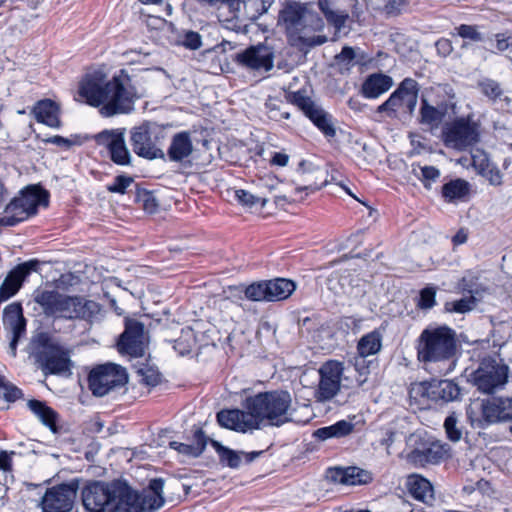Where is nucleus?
<instances>
[{
  "label": "nucleus",
  "instance_id": "nucleus-1",
  "mask_svg": "<svg viewBox=\"0 0 512 512\" xmlns=\"http://www.w3.org/2000/svg\"><path fill=\"white\" fill-rule=\"evenodd\" d=\"M78 95L90 106H102L100 113L105 117L132 112L138 99L136 88L124 69L110 80L102 70L86 73L79 83Z\"/></svg>",
  "mask_w": 512,
  "mask_h": 512
},
{
  "label": "nucleus",
  "instance_id": "nucleus-2",
  "mask_svg": "<svg viewBox=\"0 0 512 512\" xmlns=\"http://www.w3.org/2000/svg\"><path fill=\"white\" fill-rule=\"evenodd\" d=\"M417 359L428 368L432 364H447L443 369L448 374L455 368L457 338L448 326H428L416 340Z\"/></svg>",
  "mask_w": 512,
  "mask_h": 512
},
{
  "label": "nucleus",
  "instance_id": "nucleus-3",
  "mask_svg": "<svg viewBox=\"0 0 512 512\" xmlns=\"http://www.w3.org/2000/svg\"><path fill=\"white\" fill-rule=\"evenodd\" d=\"M128 485L120 480L89 481L81 491L83 506L88 512H137L127 503L132 499Z\"/></svg>",
  "mask_w": 512,
  "mask_h": 512
},
{
  "label": "nucleus",
  "instance_id": "nucleus-4",
  "mask_svg": "<svg viewBox=\"0 0 512 512\" xmlns=\"http://www.w3.org/2000/svg\"><path fill=\"white\" fill-rule=\"evenodd\" d=\"M244 408L252 414L256 429L262 426L280 427L292 421V397L288 391L259 392L244 401Z\"/></svg>",
  "mask_w": 512,
  "mask_h": 512
},
{
  "label": "nucleus",
  "instance_id": "nucleus-5",
  "mask_svg": "<svg viewBox=\"0 0 512 512\" xmlns=\"http://www.w3.org/2000/svg\"><path fill=\"white\" fill-rule=\"evenodd\" d=\"M33 299L46 316L53 318L90 321L101 310L100 305L95 301L64 295L56 290H36Z\"/></svg>",
  "mask_w": 512,
  "mask_h": 512
},
{
  "label": "nucleus",
  "instance_id": "nucleus-6",
  "mask_svg": "<svg viewBox=\"0 0 512 512\" xmlns=\"http://www.w3.org/2000/svg\"><path fill=\"white\" fill-rule=\"evenodd\" d=\"M33 354L45 373L60 374L69 371V354L47 333H40L31 342Z\"/></svg>",
  "mask_w": 512,
  "mask_h": 512
},
{
  "label": "nucleus",
  "instance_id": "nucleus-7",
  "mask_svg": "<svg viewBox=\"0 0 512 512\" xmlns=\"http://www.w3.org/2000/svg\"><path fill=\"white\" fill-rule=\"evenodd\" d=\"M467 416L480 427L512 422V397H492L480 403H472L467 409Z\"/></svg>",
  "mask_w": 512,
  "mask_h": 512
},
{
  "label": "nucleus",
  "instance_id": "nucleus-8",
  "mask_svg": "<svg viewBox=\"0 0 512 512\" xmlns=\"http://www.w3.org/2000/svg\"><path fill=\"white\" fill-rule=\"evenodd\" d=\"M163 139L162 129L154 122L146 121L130 130V144L134 153L148 160L165 157L161 148Z\"/></svg>",
  "mask_w": 512,
  "mask_h": 512
},
{
  "label": "nucleus",
  "instance_id": "nucleus-9",
  "mask_svg": "<svg viewBox=\"0 0 512 512\" xmlns=\"http://www.w3.org/2000/svg\"><path fill=\"white\" fill-rule=\"evenodd\" d=\"M509 369L495 357H484L471 374L473 385L482 393L492 394L505 386Z\"/></svg>",
  "mask_w": 512,
  "mask_h": 512
},
{
  "label": "nucleus",
  "instance_id": "nucleus-10",
  "mask_svg": "<svg viewBox=\"0 0 512 512\" xmlns=\"http://www.w3.org/2000/svg\"><path fill=\"white\" fill-rule=\"evenodd\" d=\"M442 141L447 148L465 151L480 141L479 125L469 117L456 118L443 127Z\"/></svg>",
  "mask_w": 512,
  "mask_h": 512
},
{
  "label": "nucleus",
  "instance_id": "nucleus-11",
  "mask_svg": "<svg viewBox=\"0 0 512 512\" xmlns=\"http://www.w3.org/2000/svg\"><path fill=\"white\" fill-rule=\"evenodd\" d=\"M128 381L124 368L119 365L107 363L92 369L89 377V389L95 396L102 397L111 390L123 387Z\"/></svg>",
  "mask_w": 512,
  "mask_h": 512
},
{
  "label": "nucleus",
  "instance_id": "nucleus-12",
  "mask_svg": "<svg viewBox=\"0 0 512 512\" xmlns=\"http://www.w3.org/2000/svg\"><path fill=\"white\" fill-rule=\"evenodd\" d=\"M419 85L412 78H405L389 98L378 106L377 111L395 114L398 110L412 114L418 100Z\"/></svg>",
  "mask_w": 512,
  "mask_h": 512
},
{
  "label": "nucleus",
  "instance_id": "nucleus-13",
  "mask_svg": "<svg viewBox=\"0 0 512 512\" xmlns=\"http://www.w3.org/2000/svg\"><path fill=\"white\" fill-rule=\"evenodd\" d=\"M275 0H230L228 13L223 22L228 28L239 27V23L256 21L266 13Z\"/></svg>",
  "mask_w": 512,
  "mask_h": 512
},
{
  "label": "nucleus",
  "instance_id": "nucleus-14",
  "mask_svg": "<svg viewBox=\"0 0 512 512\" xmlns=\"http://www.w3.org/2000/svg\"><path fill=\"white\" fill-rule=\"evenodd\" d=\"M78 489V480L48 488L40 501L42 512H70Z\"/></svg>",
  "mask_w": 512,
  "mask_h": 512
},
{
  "label": "nucleus",
  "instance_id": "nucleus-15",
  "mask_svg": "<svg viewBox=\"0 0 512 512\" xmlns=\"http://www.w3.org/2000/svg\"><path fill=\"white\" fill-rule=\"evenodd\" d=\"M289 101L297 106L325 136H335L336 131L332 123V116L304 92L296 91L292 93L289 96Z\"/></svg>",
  "mask_w": 512,
  "mask_h": 512
},
{
  "label": "nucleus",
  "instance_id": "nucleus-16",
  "mask_svg": "<svg viewBox=\"0 0 512 512\" xmlns=\"http://www.w3.org/2000/svg\"><path fill=\"white\" fill-rule=\"evenodd\" d=\"M343 371V363L337 360H329L320 367V380L315 391L318 402L329 401L338 394Z\"/></svg>",
  "mask_w": 512,
  "mask_h": 512
},
{
  "label": "nucleus",
  "instance_id": "nucleus-17",
  "mask_svg": "<svg viewBox=\"0 0 512 512\" xmlns=\"http://www.w3.org/2000/svg\"><path fill=\"white\" fill-rule=\"evenodd\" d=\"M96 143L107 148L111 160L120 166L131 163V154L125 143V129L103 130L94 136Z\"/></svg>",
  "mask_w": 512,
  "mask_h": 512
},
{
  "label": "nucleus",
  "instance_id": "nucleus-18",
  "mask_svg": "<svg viewBox=\"0 0 512 512\" xmlns=\"http://www.w3.org/2000/svg\"><path fill=\"white\" fill-rule=\"evenodd\" d=\"M118 349L122 354L134 358L142 357L146 349L144 324L135 319H128L118 341Z\"/></svg>",
  "mask_w": 512,
  "mask_h": 512
},
{
  "label": "nucleus",
  "instance_id": "nucleus-19",
  "mask_svg": "<svg viewBox=\"0 0 512 512\" xmlns=\"http://www.w3.org/2000/svg\"><path fill=\"white\" fill-rule=\"evenodd\" d=\"M163 488L164 481L161 478L152 479L148 488L143 490L141 494L128 486L132 499H128L129 501L126 502L133 504L137 512H153L164 504Z\"/></svg>",
  "mask_w": 512,
  "mask_h": 512
},
{
  "label": "nucleus",
  "instance_id": "nucleus-20",
  "mask_svg": "<svg viewBox=\"0 0 512 512\" xmlns=\"http://www.w3.org/2000/svg\"><path fill=\"white\" fill-rule=\"evenodd\" d=\"M235 60L241 66L251 70L270 71L273 68L274 53L266 45H256L237 53Z\"/></svg>",
  "mask_w": 512,
  "mask_h": 512
},
{
  "label": "nucleus",
  "instance_id": "nucleus-21",
  "mask_svg": "<svg viewBox=\"0 0 512 512\" xmlns=\"http://www.w3.org/2000/svg\"><path fill=\"white\" fill-rule=\"evenodd\" d=\"M40 262L31 259L12 269L0 286V303L14 296L21 288L22 283L32 272L37 271Z\"/></svg>",
  "mask_w": 512,
  "mask_h": 512
},
{
  "label": "nucleus",
  "instance_id": "nucleus-22",
  "mask_svg": "<svg viewBox=\"0 0 512 512\" xmlns=\"http://www.w3.org/2000/svg\"><path fill=\"white\" fill-rule=\"evenodd\" d=\"M217 422L221 427L241 433L256 429V422L247 409L221 410L217 413Z\"/></svg>",
  "mask_w": 512,
  "mask_h": 512
},
{
  "label": "nucleus",
  "instance_id": "nucleus-23",
  "mask_svg": "<svg viewBox=\"0 0 512 512\" xmlns=\"http://www.w3.org/2000/svg\"><path fill=\"white\" fill-rule=\"evenodd\" d=\"M31 114L37 122L45 124L50 128L58 129L62 126L59 117L60 108L51 99L37 101L31 110Z\"/></svg>",
  "mask_w": 512,
  "mask_h": 512
},
{
  "label": "nucleus",
  "instance_id": "nucleus-24",
  "mask_svg": "<svg viewBox=\"0 0 512 512\" xmlns=\"http://www.w3.org/2000/svg\"><path fill=\"white\" fill-rule=\"evenodd\" d=\"M13 199L19 200L18 205L26 209L31 217L37 213L39 205H47L48 193L38 186L30 185L22 189Z\"/></svg>",
  "mask_w": 512,
  "mask_h": 512
},
{
  "label": "nucleus",
  "instance_id": "nucleus-25",
  "mask_svg": "<svg viewBox=\"0 0 512 512\" xmlns=\"http://www.w3.org/2000/svg\"><path fill=\"white\" fill-rule=\"evenodd\" d=\"M305 4L292 3L287 5L279 15L280 21L288 33L301 38L303 33Z\"/></svg>",
  "mask_w": 512,
  "mask_h": 512
},
{
  "label": "nucleus",
  "instance_id": "nucleus-26",
  "mask_svg": "<svg viewBox=\"0 0 512 512\" xmlns=\"http://www.w3.org/2000/svg\"><path fill=\"white\" fill-rule=\"evenodd\" d=\"M393 85L390 76L382 73L370 74L362 83L361 94L367 99H375L387 92Z\"/></svg>",
  "mask_w": 512,
  "mask_h": 512
},
{
  "label": "nucleus",
  "instance_id": "nucleus-27",
  "mask_svg": "<svg viewBox=\"0 0 512 512\" xmlns=\"http://www.w3.org/2000/svg\"><path fill=\"white\" fill-rule=\"evenodd\" d=\"M406 487L410 495L425 504H431L434 500V490L432 484L424 477L418 474L408 476Z\"/></svg>",
  "mask_w": 512,
  "mask_h": 512
},
{
  "label": "nucleus",
  "instance_id": "nucleus-28",
  "mask_svg": "<svg viewBox=\"0 0 512 512\" xmlns=\"http://www.w3.org/2000/svg\"><path fill=\"white\" fill-rule=\"evenodd\" d=\"M193 152L191 135L187 131L176 133L171 140L167 155L171 161L181 162Z\"/></svg>",
  "mask_w": 512,
  "mask_h": 512
},
{
  "label": "nucleus",
  "instance_id": "nucleus-29",
  "mask_svg": "<svg viewBox=\"0 0 512 512\" xmlns=\"http://www.w3.org/2000/svg\"><path fill=\"white\" fill-rule=\"evenodd\" d=\"M332 478L344 485H362L372 481V474L364 469L350 466L335 468Z\"/></svg>",
  "mask_w": 512,
  "mask_h": 512
},
{
  "label": "nucleus",
  "instance_id": "nucleus-30",
  "mask_svg": "<svg viewBox=\"0 0 512 512\" xmlns=\"http://www.w3.org/2000/svg\"><path fill=\"white\" fill-rule=\"evenodd\" d=\"M433 389V380L412 383L409 389L411 405L418 409L429 408L434 403V395L431 393Z\"/></svg>",
  "mask_w": 512,
  "mask_h": 512
},
{
  "label": "nucleus",
  "instance_id": "nucleus-31",
  "mask_svg": "<svg viewBox=\"0 0 512 512\" xmlns=\"http://www.w3.org/2000/svg\"><path fill=\"white\" fill-rule=\"evenodd\" d=\"M318 8L324 14L327 22L335 28L336 31L333 40H336L338 37L337 34L345 26L349 15L345 11L335 10L333 0H318Z\"/></svg>",
  "mask_w": 512,
  "mask_h": 512
},
{
  "label": "nucleus",
  "instance_id": "nucleus-32",
  "mask_svg": "<svg viewBox=\"0 0 512 512\" xmlns=\"http://www.w3.org/2000/svg\"><path fill=\"white\" fill-rule=\"evenodd\" d=\"M194 441L192 444L181 443L177 441L170 442V447L179 453L190 456L198 457L205 450L207 445V438L202 429L195 430L193 435Z\"/></svg>",
  "mask_w": 512,
  "mask_h": 512
},
{
  "label": "nucleus",
  "instance_id": "nucleus-33",
  "mask_svg": "<svg viewBox=\"0 0 512 512\" xmlns=\"http://www.w3.org/2000/svg\"><path fill=\"white\" fill-rule=\"evenodd\" d=\"M3 323L11 332H25L26 319L23 316V309L20 303L14 302L5 307Z\"/></svg>",
  "mask_w": 512,
  "mask_h": 512
},
{
  "label": "nucleus",
  "instance_id": "nucleus-34",
  "mask_svg": "<svg viewBox=\"0 0 512 512\" xmlns=\"http://www.w3.org/2000/svg\"><path fill=\"white\" fill-rule=\"evenodd\" d=\"M433 387L434 403L454 401L460 395V387L452 380H433Z\"/></svg>",
  "mask_w": 512,
  "mask_h": 512
},
{
  "label": "nucleus",
  "instance_id": "nucleus-35",
  "mask_svg": "<svg viewBox=\"0 0 512 512\" xmlns=\"http://www.w3.org/2000/svg\"><path fill=\"white\" fill-rule=\"evenodd\" d=\"M295 288V283L285 278L268 280L266 289L268 290L269 302L288 298L295 291Z\"/></svg>",
  "mask_w": 512,
  "mask_h": 512
},
{
  "label": "nucleus",
  "instance_id": "nucleus-36",
  "mask_svg": "<svg viewBox=\"0 0 512 512\" xmlns=\"http://www.w3.org/2000/svg\"><path fill=\"white\" fill-rule=\"evenodd\" d=\"M382 339L383 335L379 330L363 335L357 343V354L368 357L379 353L382 348Z\"/></svg>",
  "mask_w": 512,
  "mask_h": 512
},
{
  "label": "nucleus",
  "instance_id": "nucleus-37",
  "mask_svg": "<svg viewBox=\"0 0 512 512\" xmlns=\"http://www.w3.org/2000/svg\"><path fill=\"white\" fill-rule=\"evenodd\" d=\"M447 449L439 444L432 443L429 447L422 450L415 449L412 452V459L419 463H439L447 456Z\"/></svg>",
  "mask_w": 512,
  "mask_h": 512
},
{
  "label": "nucleus",
  "instance_id": "nucleus-38",
  "mask_svg": "<svg viewBox=\"0 0 512 512\" xmlns=\"http://www.w3.org/2000/svg\"><path fill=\"white\" fill-rule=\"evenodd\" d=\"M27 405L44 425L52 431H56L57 413L51 407L47 406L45 402L35 399L29 400Z\"/></svg>",
  "mask_w": 512,
  "mask_h": 512
},
{
  "label": "nucleus",
  "instance_id": "nucleus-39",
  "mask_svg": "<svg viewBox=\"0 0 512 512\" xmlns=\"http://www.w3.org/2000/svg\"><path fill=\"white\" fill-rule=\"evenodd\" d=\"M469 183L463 179L451 180L442 187V196L448 202L464 199L469 194Z\"/></svg>",
  "mask_w": 512,
  "mask_h": 512
},
{
  "label": "nucleus",
  "instance_id": "nucleus-40",
  "mask_svg": "<svg viewBox=\"0 0 512 512\" xmlns=\"http://www.w3.org/2000/svg\"><path fill=\"white\" fill-rule=\"evenodd\" d=\"M212 446L215 448L221 464L233 469L238 468L240 466V452H236L228 447H225L217 441H212Z\"/></svg>",
  "mask_w": 512,
  "mask_h": 512
},
{
  "label": "nucleus",
  "instance_id": "nucleus-41",
  "mask_svg": "<svg viewBox=\"0 0 512 512\" xmlns=\"http://www.w3.org/2000/svg\"><path fill=\"white\" fill-rule=\"evenodd\" d=\"M420 116L422 124L433 127L437 126L442 121L444 113L430 105L428 101L423 98L421 102Z\"/></svg>",
  "mask_w": 512,
  "mask_h": 512
},
{
  "label": "nucleus",
  "instance_id": "nucleus-42",
  "mask_svg": "<svg viewBox=\"0 0 512 512\" xmlns=\"http://www.w3.org/2000/svg\"><path fill=\"white\" fill-rule=\"evenodd\" d=\"M477 88L480 92L485 95L489 100L495 102L501 99L503 96V89L496 80L490 78H484L478 81Z\"/></svg>",
  "mask_w": 512,
  "mask_h": 512
},
{
  "label": "nucleus",
  "instance_id": "nucleus-43",
  "mask_svg": "<svg viewBox=\"0 0 512 512\" xmlns=\"http://www.w3.org/2000/svg\"><path fill=\"white\" fill-rule=\"evenodd\" d=\"M135 202L149 214L155 213L159 206L156 197L151 191L138 187L135 193Z\"/></svg>",
  "mask_w": 512,
  "mask_h": 512
},
{
  "label": "nucleus",
  "instance_id": "nucleus-44",
  "mask_svg": "<svg viewBox=\"0 0 512 512\" xmlns=\"http://www.w3.org/2000/svg\"><path fill=\"white\" fill-rule=\"evenodd\" d=\"M324 28L323 19L314 11H312L308 5L305 4L304 19H303V33L322 31Z\"/></svg>",
  "mask_w": 512,
  "mask_h": 512
},
{
  "label": "nucleus",
  "instance_id": "nucleus-45",
  "mask_svg": "<svg viewBox=\"0 0 512 512\" xmlns=\"http://www.w3.org/2000/svg\"><path fill=\"white\" fill-rule=\"evenodd\" d=\"M267 281L254 282L244 290L245 297L251 301H268Z\"/></svg>",
  "mask_w": 512,
  "mask_h": 512
},
{
  "label": "nucleus",
  "instance_id": "nucleus-46",
  "mask_svg": "<svg viewBox=\"0 0 512 512\" xmlns=\"http://www.w3.org/2000/svg\"><path fill=\"white\" fill-rule=\"evenodd\" d=\"M476 305V300L473 296L462 298L456 301L447 302L445 310L448 312H455L464 314L471 311Z\"/></svg>",
  "mask_w": 512,
  "mask_h": 512
},
{
  "label": "nucleus",
  "instance_id": "nucleus-47",
  "mask_svg": "<svg viewBox=\"0 0 512 512\" xmlns=\"http://www.w3.org/2000/svg\"><path fill=\"white\" fill-rule=\"evenodd\" d=\"M350 363H352L355 371L358 373V377L356 378L358 385L362 386L367 381L369 374V366L366 357L357 354L350 360Z\"/></svg>",
  "mask_w": 512,
  "mask_h": 512
},
{
  "label": "nucleus",
  "instance_id": "nucleus-48",
  "mask_svg": "<svg viewBox=\"0 0 512 512\" xmlns=\"http://www.w3.org/2000/svg\"><path fill=\"white\" fill-rule=\"evenodd\" d=\"M134 183V179L128 175H118L113 182L107 186L111 193L125 194L128 188Z\"/></svg>",
  "mask_w": 512,
  "mask_h": 512
},
{
  "label": "nucleus",
  "instance_id": "nucleus-49",
  "mask_svg": "<svg viewBox=\"0 0 512 512\" xmlns=\"http://www.w3.org/2000/svg\"><path fill=\"white\" fill-rule=\"evenodd\" d=\"M22 391L15 385L5 381L4 377L0 375V396H3L6 401L13 402L22 397Z\"/></svg>",
  "mask_w": 512,
  "mask_h": 512
},
{
  "label": "nucleus",
  "instance_id": "nucleus-50",
  "mask_svg": "<svg viewBox=\"0 0 512 512\" xmlns=\"http://www.w3.org/2000/svg\"><path fill=\"white\" fill-rule=\"evenodd\" d=\"M416 176L425 188L430 189L432 183L436 182L440 177V171L434 166H423L420 167V174H416Z\"/></svg>",
  "mask_w": 512,
  "mask_h": 512
},
{
  "label": "nucleus",
  "instance_id": "nucleus-51",
  "mask_svg": "<svg viewBox=\"0 0 512 512\" xmlns=\"http://www.w3.org/2000/svg\"><path fill=\"white\" fill-rule=\"evenodd\" d=\"M457 416L455 413L450 414L444 421V428L449 440L457 442L462 438V431L457 427Z\"/></svg>",
  "mask_w": 512,
  "mask_h": 512
},
{
  "label": "nucleus",
  "instance_id": "nucleus-52",
  "mask_svg": "<svg viewBox=\"0 0 512 512\" xmlns=\"http://www.w3.org/2000/svg\"><path fill=\"white\" fill-rule=\"evenodd\" d=\"M436 288L425 287L420 291L418 306L421 309H431L435 305Z\"/></svg>",
  "mask_w": 512,
  "mask_h": 512
},
{
  "label": "nucleus",
  "instance_id": "nucleus-53",
  "mask_svg": "<svg viewBox=\"0 0 512 512\" xmlns=\"http://www.w3.org/2000/svg\"><path fill=\"white\" fill-rule=\"evenodd\" d=\"M471 161L473 167L481 173L489 167V158L483 150H474L471 153Z\"/></svg>",
  "mask_w": 512,
  "mask_h": 512
},
{
  "label": "nucleus",
  "instance_id": "nucleus-54",
  "mask_svg": "<svg viewBox=\"0 0 512 512\" xmlns=\"http://www.w3.org/2000/svg\"><path fill=\"white\" fill-rule=\"evenodd\" d=\"M457 33L464 39H470L472 41L482 40L481 33L477 30L476 26L473 25L461 24L457 27Z\"/></svg>",
  "mask_w": 512,
  "mask_h": 512
},
{
  "label": "nucleus",
  "instance_id": "nucleus-55",
  "mask_svg": "<svg viewBox=\"0 0 512 512\" xmlns=\"http://www.w3.org/2000/svg\"><path fill=\"white\" fill-rule=\"evenodd\" d=\"M138 372L142 376L141 381L148 386H156L160 382V374L151 368H143Z\"/></svg>",
  "mask_w": 512,
  "mask_h": 512
},
{
  "label": "nucleus",
  "instance_id": "nucleus-56",
  "mask_svg": "<svg viewBox=\"0 0 512 512\" xmlns=\"http://www.w3.org/2000/svg\"><path fill=\"white\" fill-rule=\"evenodd\" d=\"M182 43L188 49H199L202 45L201 36L197 32L188 31L185 33Z\"/></svg>",
  "mask_w": 512,
  "mask_h": 512
},
{
  "label": "nucleus",
  "instance_id": "nucleus-57",
  "mask_svg": "<svg viewBox=\"0 0 512 512\" xmlns=\"http://www.w3.org/2000/svg\"><path fill=\"white\" fill-rule=\"evenodd\" d=\"M333 427L335 438H340L349 435L354 429V424L347 420H340L334 423Z\"/></svg>",
  "mask_w": 512,
  "mask_h": 512
},
{
  "label": "nucleus",
  "instance_id": "nucleus-58",
  "mask_svg": "<svg viewBox=\"0 0 512 512\" xmlns=\"http://www.w3.org/2000/svg\"><path fill=\"white\" fill-rule=\"evenodd\" d=\"M496 49L500 52L507 50L512 45V36L508 33H498L495 35Z\"/></svg>",
  "mask_w": 512,
  "mask_h": 512
},
{
  "label": "nucleus",
  "instance_id": "nucleus-59",
  "mask_svg": "<svg viewBox=\"0 0 512 512\" xmlns=\"http://www.w3.org/2000/svg\"><path fill=\"white\" fill-rule=\"evenodd\" d=\"M235 196L242 205L253 206L256 203V197L246 190H236Z\"/></svg>",
  "mask_w": 512,
  "mask_h": 512
},
{
  "label": "nucleus",
  "instance_id": "nucleus-60",
  "mask_svg": "<svg viewBox=\"0 0 512 512\" xmlns=\"http://www.w3.org/2000/svg\"><path fill=\"white\" fill-rule=\"evenodd\" d=\"M12 455L14 452L0 451V470L4 473L12 472Z\"/></svg>",
  "mask_w": 512,
  "mask_h": 512
},
{
  "label": "nucleus",
  "instance_id": "nucleus-61",
  "mask_svg": "<svg viewBox=\"0 0 512 512\" xmlns=\"http://www.w3.org/2000/svg\"><path fill=\"white\" fill-rule=\"evenodd\" d=\"M355 58V51L350 46H344L341 52L336 56V59L340 63L350 64Z\"/></svg>",
  "mask_w": 512,
  "mask_h": 512
},
{
  "label": "nucleus",
  "instance_id": "nucleus-62",
  "mask_svg": "<svg viewBox=\"0 0 512 512\" xmlns=\"http://www.w3.org/2000/svg\"><path fill=\"white\" fill-rule=\"evenodd\" d=\"M43 142L51 143V144H54L57 146L65 147V148H70L73 145V142L70 139L64 138L60 135H55V136L43 139Z\"/></svg>",
  "mask_w": 512,
  "mask_h": 512
},
{
  "label": "nucleus",
  "instance_id": "nucleus-63",
  "mask_svg": "<svg viewBox=\"0 0 512 512\" xmlns=\"http://www.w3.org/2000/svg\"><path fill=\"white\" fill-rule=\"evenodd\" d=\"M314 436L319 440H327L329 438H335V431L333 425L322 427L314 432Z\"/></svg>",
  "mask_w": 512,
  "mask_h": 512
},
{
  "label": "nucleus",
  "instance_id": "nucleus-64",
  "mask_svg": "<svg viewBox=\"0 0 512 512\" xmlns=\"http://www.w3.org/2000/svg\"><path fill=\"white\" fill-rule=\"evenodd\" d=\"M289 156L286 153L275 152L270 160L271 165L284 167L288 164Z\"/></svg>",
  "mask_w": 512,
  "mask_h": 512
}]
</instances>
